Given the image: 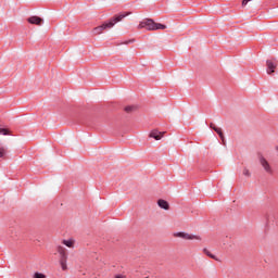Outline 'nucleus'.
<instances>
[{
	"instance_id": "8",
	"label": "nucleus",
	"mask_w": 278,
	"mask_h": 278,
	"mask_svg": "<svg viewBox=\"0 0 278 278\" xmlns=\"http://www.w3.org/2000/svg\"><path fill=\"white\" fill-rule=\"evenodd\" d=\"M210 127H211V129H213V131H215L219 136L220 140H223V142H225V135L223 134V129L216 127V125H214V123H211Z\"/></svg>"
},
{
	"instance_id": "16",
	"label": "nucleus",
	"mask_w": 278,
	"mask_h": 278,
	"mask_svg": "<svg viewBox=\"0 0 278 278\" xmlns=\"http://www.w3.org/2000/svg\"><path fill=\"white\" fill-rule=\"evenodd\" d=\"M136 111V105H128L125 108V112H134Z\"/></svg>"
},
{
	"instance_id": "15",
	"label": "nucleus",
	"mask_w": 278,
	"mask_h": 278,
	"mask_svg": "<svg viewBox=\"0 0 278 278\" xmlns=\"http://www.w3.org/2000/svg\"><path fill=\"white\" fill-rule=\"evenodd\" d=\"M0 134L2 136H10V130H8L7 128H0Z\"/></svg>"
},
{
	"instance_id": "7",
	"label": "nucleus",
	"mask_w": 278,
	"mask_h": 278,
	"mask_svg": "<svg viewBox=\"0 0 278 278\" xmlns=\"http://www.w3.org/2000/svg\"><path fill=\"white\" fill-rule=\"evenodd\" d=\"M266 73L267 75H273L275 73V70L277 68V63L273 62L271 60L266 61Z\"/></svg>"
},
{
	"instance_id": "22",
	"label": "nucleus",
	"mask_w": 278,
	"mask_h": 278,
	"mask_svg": "<svg viewBox=\"0 0 278 278\" xmlns=\"http://www.w3.org/2000/svg\"><path fill=\"white\" fill-rule=\"evenodd\" d=\"M278 149V148H277Z\"/></svg>"
},
{
	"instance_id": "20",
	"label": "nucleus",
	"mask_w": 278,
	"mask_h": 278,
	"mask_svg": "<svg viewBox=\"0 0 278 278\" xmlns=\"http://www.w3.org/2000/svg\"><path fill=\"white\" fill-rule=\"evenodd\" d=\"M188 34H189V36H194L195 34H199V31L195 29H191V30H189Z\"/></svg>"
},
{
	"instance_id": "18",
	"label": "nucleus",
	"mask_w": 278,
	"mask_h": 278,
	"mask_svg": "<svg viewBox=\"0 0 278 278\" xmlns=\"http://www.w3.org/2000/svg\"><path fill=\"white\" fill-rule=\"evenodd\" d=\"M243 175H244V177H251V172H249V169L244 168Z\"/></svg>"
},
{
	"instance_id": "19",
	"label": "nucleus",
	"mask_w": 278,
	"mask_h": 278,
	"mask_svg": "<svg viewBox=\"0 0 278 278\" xmlns=\"http://www.w3.org/2000/svg\"><path fill=\"white\" fill-rule=\"evenodd\" d=\"M250 1L252 0H242V3H241L242 8H247Z\"/></svg>"
},
{
	"instance_id": "4",
	"label": "nucleus",
	"mask_w": 278,
	"mask_h": 278,
	"mask_svg": "<svg viewBox=\"0 0 278 278\" xmlns=\"http://www.w3.org/2000/svg\"><path fill=\"white\" fill-rule=\"evenodd\" d=\"M175 238H182V240H201V236L199 235H190L188 232H175Z\"/></svg>"
},
{
	"instance_id": "10",
	"label": "nucleus",
	"mask_w": 278,
	"mask_h": 278,
	"mask_svg": "<svg viewBox=\"0 0 278 278\" xmlns=\"http://www.w3.org/2000/svg\"><path fill=\"white\" fill-rule=\"evenodd\" d=\"M157 205L161 207V210H169L170 207L166 200H159Z\"/></svg>"
},
{
	"instance_id": "14",
	"label": "nucleus",
	"mask_w": 278,
	"mask_h": 278,
	"mask_svg": "<svg viewBox=\"0 0 278 278\" xmlns=\"http://www.w3.org/2000/svg\"><path fill=\"white\" fill-rule=\"evenodd\" d=\"M134 42H136V39L130 38V39H125L121 43H117V45H134Z\"/></svg>"
},
{
	"instance_id": "12",
	"label": "nucleus",
	"mask_w": 278,
	"mask_h": 278,
	"mask_svg": "<svg viewBox=\"0 0 278 278\" xmlns=\"http://www.w3.org/2000/svg\"><path fill=\"white\" fill-rule=\"evenodd\" d=\"M203 253H205V255H207V257H211V260H216L218 261V258L216 257V255L212 254V252H210V250H207V248L203 249Z\"/></svg>"
},
{
	"instance_id": "21",
	"label": "nucleus",
	"mask_w": 278,
	"mask_h": 278,
	"mask_svg": "<svg viewBox=\"0 0 278 278\" xmlns=\"http://www.w3.org/2000/svg\"><path fill=\"white\" fill-rule=\"evenodd\" d=\"M114 278H126L124 275H116Z\"/></svg>"
},
{
	"instance_id": "1",
	"label": "nucleus",
	"mask_w": 278,
	"mask_h": 278,
	"mask_svg": "<svg viewBox=\"0 0 278 278\" xmlns=\"http://www.w3.org/2000/svg\"><path fill=\"white\" fill-rule=\"evenodd\" d=\"M129 13H118L112 16L111 18L104 21L100 26H97L92 29L93 36H101L103 31H110L116 24L121 23L124 18H127Z\"/></svg>"
},
{
	"instance_id": "13",
	"label": "nucleus",
	"mask_w": 278,
	"mask_h": 278,
	"mask_svg": "<svg viewBox=\"0 0 278 278\" xmlns=\"http://www.w3.org/2000/svg\"><path fill=\"white\" fill-rule=\"evenodd\" d=\"M8 155V148L0 146V157H5Z\"/></svg>"
},
{
	"instance_id": "2",
	"label": "nucleus",
	"mask_w": 278,
	"mask_h": 278,
	"mask_svg": "<svg viewBox=\"0 0 278 278\" xmlns=\"http://www.w3.org/2000/svg\"><path fill=\"white\" fill-rule=\"evenodd\" d=\"M167 27L164 24L156 23L152 18H144L138 25L139 29H147V31H157L160 29H167Z\"/></svg>"
},
{
	"instance_id": "6",
	"label": "nucleus",
	"mask_w": 278,
	"mask_h": 278,
	"mask_svg": "<svg viewBox=\"0 0 278 278\" xmlns=\"http://www.w3.org/2000/svg\"><path fill=\"white\" fill-rule=\"evenodd\" d=\"M260 164L264 168V170L268 173V175H273V167L270 166V163H268L264 156L260 157Z\"/></svg>"
},
{
	"instance_id": "3",
	"label": "nucleus",
	"mask_w": 278,
	"mask_h": 278,
	"mask_svg": "<svg viewBox=\"0 0 278 278\" xmlns=\"http://www.w3.org/2000/svg\"><path fill=\"white\" fill-rule=\"evenodd\" d=\"M56 252L60 255V265H61L62 270H66L68 268V266L66 265V262L68 260V254L66 253V248H64L62 245H58Z\"/></svg>"
},
{
	"instance_id": "5",
	"label": "nucleus",
	"mask_w": 278,
	"mask_h": 278,
	"mask_svg": "<svg viewBox=\"0 0 278 278\" xmlns=\"http://www.w3.org/2000/svg\"><path fill=\"white\" fill-rule=\"evenodd\" d=\"M27 23L30 25H37V27H42V25H45V20L38 15H33L27 18Z\"/></svg>"
},
{
	"instance_id": "17",
	"label": "nucleus",
	"mask_w": 278,
	"mask_h": 278,
	"mask_svg": "<svg viewBox=\"0 0 278 278\" xmlns=\"http://www.w3.org/2000/svg\"><path fill=\"white\" fill-rule=\"evenodd\" d=\"M34 278H47V276H45V274L41 273H35Z\"/></svg>"
},
{
	"instance_id": "9",
	"label": "nucleus",
	"mask_w": 278,
	"mask_h": 278,
	"mask_svg": "<svg viewBox=\"0 0 278 278\" xmlns=\"http://www.w3.org/2000/svg\"><path fill=\"white\" fill-rule=\"evenodd\" d=\"M150 138H154V140H162V138H164V132L157 129L151 130Z\"/></svg>"
},
{
	"instance_id": "11",
	"label": "nucleus",
	"mask_w": 278,
	"mask_h": 278,
	"mask_svg": "<svg viewBox=\"0 0 278 278\" xmlns=\"http://www.w3.org/2000/svg\"><path fill=\"white\" fill-rule=\"evenodd\" d=\"M62 244H64L68 249H74L75 248V240H73V239L63 240Z\"/></svg>"
}]
</instances>
